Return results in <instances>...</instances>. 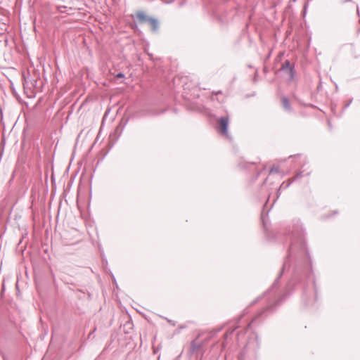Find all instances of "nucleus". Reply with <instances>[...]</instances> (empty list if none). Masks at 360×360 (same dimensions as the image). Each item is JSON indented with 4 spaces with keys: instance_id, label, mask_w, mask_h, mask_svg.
<instances>
[{
    "instance_id": "423d86ee",
    "label": "nucleus",
    "mask_w": 360,
    "mask_h": 360,
    "mask_svg": "<svg viewBox=\"0 0 360 360\" xmlns=\"http://www.w3.org/2000/svg\"><path fill=\"white\" fill-rule=\"evenodd\" d=\"M281 101H282V105H283V108L286 111L290 112L292 110V108H291L290 101L288 99V98H286L285 96H282Z\"/></svg>"
},
{
    "instance_id": "39448f33",
    "label": "nucleus",
    "mask_w": 360,
    "mask_h": 360,
    "mask_svg": "<svg viewBox=\"0 0 360 360\" xmlns=\"http://www.w3.org/2000/svg\"><path fill=\"white\" fill-rule=\"evenodd\" d=\"M148 24L150 25V29L153 32H157L158 31L159 22L157 19L151 17Z\"/></svg>"
},
{
    "instance_id": "1a4fd4ad",
    "label": "nucleus",
    "mask_w": 360,
    "mask_h": 360,
    "mask_svg": "<svg viewBox=\"0 0 360 360\" xmlns=\"http://www.w3.org/2000/svg\"><path fill=\"white\" fill-rule=\"evenodd\" d=\"M284 184H285V183L283 182V183L281 185V186H280V188H279V189H278V193H279V191H280V190H281V188H286L287 187H288V186H289V185L290 184V182L288 183L286 185H284Z\"/></svg>"
},
{
    "instance_id": "20e7f679",
    "label": "nucleus",
    "mask_w": 360,
    "mask_h": 360,
    "mask_svg": "<svg viewBox=\"0 0 360 360\" xmlns=\"http://www.w3.org/2000/svg\"><path fill=\"white\" fill-rule=\"evenodd\" d=\"M139 24L148 23L151 17L148 16L143 11H138L135 14Z\"/></svg>"
},
{
    "instance_id": "2eb2a0df",
    "label": "nucleus",
    "mask_w": 360,
    "mask_h": 360,
    "mask_svg": "<svg viewBox=\"0 0 360 360\" xmlns=\"http://www.w3.org/2000/svg\"><path fill=\"white\" fill-rule=\"evenodd\" d=\"M255 339H256V341H257V345L259 346V338H258V335H255Z\"/></svg>"
},
{
    "instance_id": "f03ea898",
    "label": "nucleus",
    "mask_w": 360,
    "mask_h": 360,
    "mask_svg": "<svg viewBox=\"0 0 360 360\" xmlns=\"http://www.w3.org/2000/svg\"><path fill=\"white\" fill-rule=\"evenodd\" d=\"M229 118L228 116H222L217 120V129L218 132L224 136L229 141H231V136L228 132Z\"/></svg>"
},
{
    "instance_id": "f3484780",
    "label": "nucleus",
    "mask_w": 360,
    "mask_h": 360,
    "mask_svg": "<svg viewBox=\"0 0 360 360\" xmlns=\"http://www.w3.org/2000/svg\"><path fill=\"white\" fill-rule=\"evenodd\" d=\"M167 321L169 323H172V321L167 319Z\"/></svg>"
},
{
    "instance_id": "dca6fc26",
    "label": "nucleus",
    "mask_w": 360,
    "mask_h": 360,
    "mask_svg": "<svg viewBox=\"0 0 360 360\" xmlns=\"http://www.w3.org/2000/svg\"><path fill=\"white\" fill-rule=\"evenodd\" d=\"M302 174L301 172H300V173H298V174H297V176H295V179H297V178H298V177H300V176H302V174Z\"/></svg>"
},
{
    "instance_id": "7ed1b4c3",
    "label": "nucleus",
    "mask_w": 360,
    "mask_h": 360,
    "mask_svg": "<svg viewBox=\"0 0 360 360\" xmlns=\"http://www.w3.org/2000/svg\"><path fill=\"white\" fill-rule=\"evenodd\" d=\"M281 70L288 71L289 75V80L292 81L295 76V65L292 64L288 60L284 61L282 64Z\"/></svg>"
},
{
    "instance_id": "0eeeda50",
    "label": "nucleus",
    "mask_w": 360,
    "mask_h": 360,
    "mask_svg": "<svg viewBox=\"0 0 360 360\" xmlns=\"http://www.w3.org/2000/svg\"><path fill=\"white\" fill-rule=\"evenodd\" d=\"M238 327V326H236V327H235L234 328H233L232 330H228V331L225 333V335H224L225 338H228V336H229V335H232V334L233 333V332L235 331V330H236Z\"/></svg>"
},
{
    "instance_id": "4468645a",
    "label": "nucleus",
    "mask_w": 360,
    "mask_h": 360,
    "mask_svg": "<svg viewBox=\"0 0 360 360\" xmlns=\"http://www.w3.org/2000/svg\"><path fill=\"white\" fill-rule=\"evenodd\" d=\"M261 299V297H258L253 302L252 304H255L256 302H257L259 300Z\"/></svg>"
},
{
    "instance_id": "9d476101",
    "label": "nucleus",
    "mask_w": 360,
    "mask_h": 360,
    "mask_svg": "<svg viewBox=\"0 0 360 360\" xmlns=\"http://www.w3.org/2000/svg\"><path fill=\"white\" fill-rule=\"evenodd\" d=\"M164 111H161L160 112H148L147 115H160L161 113H162Z\"/></svg>"
},
{
    "instance_id": "9b49d317",
    "label": "nucleus",
    "mask_w": 360,
    "mask_h": 360,
    "mask_svg": "<svg viewBox=\"0 0 360 360\" xmlns=\"http://www.w3.org/2000/svg\"><path fill=\"white\" fill-rule=\"evenodd\" d=\"M191 347L193 349H195L197 347H200V345H197V343L195 341H193L191 343Z\"/></svg>"
},
{
    "instance_id": "f257e3e1",
    "label": "nucleus",
    "mask_w": 360,
    "mask_h": 360,
    "mask_svg": "<svg viewBox=\"0 0 360 360\" xmlns=\"http://www.w3.org/2000/svg\"><path fill=\"white\" fill-rule=\"evenodd\" d=\"M285 234L290 240L286 259L283 264L278 276L275 279L271 287L263 295V297H266L268 300V306L257 314L248 324L246 330L250 329L252 326L256 323L263 314L273 311L274 308L278 306L285 299L284 295L278 297L275 292V288L280 278L287 269H292L291 278L287 285V288H293L298 285L305 288L307 280L311 276V259L307 248L304 230L301 221L299 219L294 220L292 224L286 228Z\"/></svg>"
},
{
    "instance_id": "a211bd4d",
    "label": "nucleus",
    "mask_w": 360,
    "mask_h": 360,
    "mask_svg": "<svg viewBox=\"0 0 360 360\" xmlns=\"http://www.w3.org/2000/svg\"><path fill=\"white\" fill-rule=\"evenodd\" d=\"M356 9H357V13H359V7L358 6L356 7Z\"/></svg>"
},
{
    "instance_id": "f8f14e48",
    "label": "nucleus",
    "mask_w": 360,
    "mask_h": 360,
    "mask_svg": "<svg viewBox=\"0 0 360 360\" xmlns=\"http://www.w3.org/2000/svg\"><path fill=\"white\" fill-rule=\"evenodd\" d=\"M352 102V100L351 99L347 103H346L345 105L342 110H345V109H347L349 106V105L351 104Z\"/></svg>"
},
{
    "instance_id": "ddd939ff",
    "label": "nucleus",
    "mask_w": 360,
    "mask_h": 360,
    "mask_svg": "<svg viewBox=\"0 0 360 360\" xmlns=\"http://www.w3.org/2000/svg\"><path fill=\"white\" fill-rule=\"evenodd\" d=\"M124 77V75L123 73H121V72L118 73V74L116 75V77H117V78H122V77Z\"/></svg>"
},
{
    "instance_id": "6e6552de",
    "label": "nucleus",
    "mask_w": 360,
    "mask_h": 360,
    "mask_svg": "<svg viewBox=\"0 0 360 360\" xmlns=\"http://www.w3.org/2000/svg\"><path fill=\"white\" fill-rule=\"evenodd\" d=\"M279 172V170H278V167H275L274 166L273 167L271 168L270 171H269V173L270 174H272V173H278Z\"/></svg>"
}]
</instances>
